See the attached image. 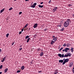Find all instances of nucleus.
I'll use <instances>...</instances> for the list:
<instances>
[{
    "instance_id": "nucleus-59",
    "label": "nucleus",
    "mask_w": 74,
    "mask_h": 74,
    "mask_svg": "<svg viewBox=\"0 0 74 74\" xmlns=\"http://www.w3.org/2000/svg\"><path fill=\"white\" fill-rule=\"evenodd\" d=\"M54 40L55 41H55H56V40Z\"/></svg>"
},
{
    "instance_id": "nucleus-63",
    "label": "nucleus",
    "mask_w": 74,
    "mask_h": 74,
    "mask_svg": "<svg viewBox=\"0 0 74 74\" xmlns=\"http://www.w3.org/2000/svg\"><path fill=\"white\" fill-rule=\"evenodd\" d=\"M73 70H74V67L73 68Z\"/></svg>"
},
{
    "instance_id": "nucleus-33",
    "label": "nucleus",
    "mask_w": 74,
    "mask_h": 74,
    "mask_svg": "<svg viewBox=\"0 0 74 74\" xmlns=\"http://www.w3.org/2000/svg\"><path fill=\"white\" fill-rule=\"evenodd\" d=\"M12 10V8L11 7L9 9V11H11V10Z\"/></svg>"
},
{
    "instance_id": "nucleus-20",
    "label": "nucleus",
    "mask_w": 74,
    "mask_h": 74,
    "mask_svg": "<svg viewBox=\"0 0 74 74\" xmlns=\"http://www.w3.org/2000/svg\"><path fill=\"white\" fill-rule=\"evenodd\" d=\"M58 55L59 57L62 58V54H61L59 53L58 54Z\"/></svg>"
},
{
    "instance_id": "nucleus-30",
    "label": "nucleus",
    "mask_w": 74,
    "mask_h": 74,
    "mask_svg": "<svg viewBox=\"0 0 74 74\" xmlns=\"http://www.w3.org/2000/svg\"><path fill=\"white\" fill-rule=\"evenodd\" d=\"M9 36V34L8 33L6 35V37L7 38H8V36Z\"/></svg>"
},
{
    "instance_id": "nucleus-37",
    "label": "nucleus",
    "mask_w": 74,
    "mask_h": 74,
    "mask_svg": "<svg viewBox=\"0 0 74 74\" xmlns=\"http://www.w3.org/2000/svg\"><path fill=\"white\" fill-rule=\"evenodd\" d=\"M48 29H44V31L45 32H46V31H47H47H48Z\"/></svg>"
},
{
    "instance_id": "nucleus-15",
    "label": "nucleus",
    "mask_w": 74,
    "mask_h": 74,
    "mask_svg": "<svg viewBox=\"0 0 74 74\" xmlns=\"http://www.w3.org/2000/svg\"><path fill=\"white\" fill-rule=\"evenodd\" d=\"M4 10H5V8H3V9H2L1 10V12H0L1 13H2V12H3L4 11Z\"/></svg>"
},
{
    "instance_id": "nucleus-46",
    "label": "nucleus",
    "mask_w": 74,
    "mask_h": 74,
    "mask_svg": "<svg viewBox=\"0 0 74 74\" xmlns=\"http://www.w3.org/2000/svg\"><path fill=\"white\" fill-rule=\"evenodd\" d=\"M68 6H72V5L71 4H69L68 5Z\"/></svg>"
},
{
    "instance_id": "nucleus-34",
    "label": "nucleus",
    "mask_w": 74,
    "mask_h": 74,
    "mask_svg": "<svg viewBox=\"0 0 74 74\" xmlns=\"http://www.w3.org/2000/svg\"><path fill=\"white\" fill-rule=\"evenodd\" d=\"M3 67V65H1L0 66V69H2Z\"/></svg>"
},
{
    "instance_id": "nucleus-10",
    "label": "nucleus",
    "mask_w": 74,
    "mask_h": 74,
    "mask_svg": "<svg viewBox=\"0 0 74 74\" xmlns=\"http://www.w3.org/2000/svg\"><path fill=\"white\" fill-rule=\"evenodd\" d=\"M8 68H6L4 70V72L5 73H7L8 71Z\"/></svg>"
},
{
    "instance_id": "nucleus-45",
    "label": "nucleus",
    "mask_w": 74,
    "mask_h": 74,
    "mask_svg": "<svg viewBox=\"0 0 74 74\" xmlns=\"http://www.w3.org/2000/svg\"><path fill=\"white\" fill-rule=\"evenodd\" d=\"M58 26H59V27H61V25L59 24Z\"/></svg>"
},
{
    "instance_id": "nucleus-51",
    "label": "nucleus",
    "mask_w": 74,
    "mask_h": 74,
    "mask_svg": "<svg viewBox=\"0 0 74 74\" xmlns=\"http://www.w3.org/2000/svg\"><path fill=\"white\" fill-rule=\"evenodd\" d=\"M22 45H21L19 47L20 48H22Z\"/></svg>"
},
{
    "instance_id": "nucleus-9",
    "label": "nucleus",
    "mask_w": 74,
    "mask_h": 74,
    "mask_svg": "<svg viewBox=\"0 0 74 74\" xmlns=\"http://www.w3.org/2000/svg\"><path fill=\"white\" fill-rule=\"evenodd\" d=\"M58 73V70L56 69V71H54V74H56Z\"/></svg>"
},
{
    "instance_id": "nucleus-2",
    "label": "nucleus",
    "mask_w": 74,
    "mask_h": 74,
    "mask_svg": "<svg viewBox=\"0 0 74 74\" xmlns=\"http://www.w3.org/2000/svg\"><path fill=\"white\" fill-rule=\"evenodd\" d=\"M68 50H70V49L68 48H65L64 49H63L62 50V51L64 52V51H65V52H68Z\"/></svg>"
},
{
    "instance_id": "nucleus-16",
    "label": "nucleus",
    "mask_w": 74,
    "mask_h": 74,
    "mask_svg": "<svg viewBox=\"0 0 74 74\" xmlns=\"http://www.w3.org/2000/svg\"><path fill=\"white\" fill-rule=\"evenodd\" d=\"M59 62L60 63H63V60H59Z\"/></svg>"
},
{
    "instance_id": "nucleus-1",
    "label": "nucleus",
    "mask_w": 74,
    "mask_h": 74,
    "mask_svg": "<svg viewBox=\"0 0 74 74\" xmlns=\"http://www.w3.org/2000/svg\"><path fill=\"white\" fill-rule=\"evenodd\" d=\"M69 25H70V22L68 21H66L64 23V27H67Z\"/></svg>"
},
{
    "instance_id": "nucleus-3",
    "label": "nucleus",
    "mask_w": 74,
    "mask_h": 74,
    "mask_svg": "<svg viewBox=\"0 0 74 74\" xmlns=\"http://www.w3.org/2000/svg\"><path fill=\"white\" fill-rule=\"evenodd\" d=\"M58 7H55L53 10V12H55V11H56V10H58Z\"/></svg>"
},
{
    "instance_id": "nucleus-18",
    "label": "nucleus",
    "mask_w": 74,
    "mask_h": 74,
    "mask_svg": "<svg viewBox=\"0 0 74 74\" xmlns=\"http://www.w3.org/2000/svg\"><path fill=\"white\" fill-rule=\"evenodd\" d=\"M68 56H69V57L71 56V53H68Z\"/></svg>"
},
{
    "instance_id": "nucleus-38",
    "label": "nucleus",
    "mask_w": 74,
    "mask_h": 74,
    "mask_svg": "<svg viewBox=\"0 0 74 74\" xmlns=\"http://www.w3.org/2000/svg\"><path fill=\"white\" fill-rule=\"evenodd\" d=\"M21 72V70H18L17 71V73H20Z\"/></svg>"
},
{
    "instance_id": "nucleus-31",
    "label": "nucleus",
    "mask_w": 74,
    "mask_h": 74,
    "mask_svg": "<svg viewBox=\"0 0 74 74\" xmlns=\"http://www.w3.org/2000/svg\"><path fill=\"white\" fill-rule=\"evenodd\" d=\"M64 54H62V55H61V58H64Z\"/></svg>"
},
{
    "instance_id": "nucleus-58",
    "label": "nucleus",
    "mask_w": 74,
    "mask_h": 74,
    "mask_svg": "<svg viewBox=\"0 0 74 74\" xmlns=\"http://www.w3.org/2000/svg\"><path fill=\"white\" fill-rule=\"evenodd\" d=\"M23 29V30H25V28H23V29Z\"/></svg>"
},
{
    "instance_id": "nucleus-26",
    "label": "nucleus",
    "mask_w": 74,
    "mask_h": 74,
    "mask_svg": "<svg viewBox=\"0 0 74 74\" xmlns=\"http://www.w3.org/2000/svg\"><path fill=\"white\" fill-rule=\"evenodd\" d=\"M34 38H37V35L36 34H35L34 36Z\"/></svg>"
},
{
    "instance_id": "nucleus-62",
    "label": "nucleus",
    "mask_w": 74,
    "mask_h": 74,
    "mask_svg": "<svg viewBox=\"0 0 74 74\" xmlns=\"http://www.w3.org/2000/svg\"><path fill=\"white\" fill-rule=\"evenodd\" d=\"M64 59H65V58H64V59H63V60H64Z\"/></svg>"
},
{
    "instance_id": "nucleus-36",
    "label": "nucleus",
    "mask_w": 74,
    "mask_h": 74,
    "mask_svg": "<svg viewBox=\"0 0 74 74\" xmlns=\"http://www.w3.org/2000/svg\"><path fill=\"white\" fill-rule=\"evenodd\" d=\"M66 45H67V44H66L65 43H64V45H63V46L64 47H65L66 46Z\"/></svg>"
},
{
    "instance_id": "nucleus-11",
    "label": "nucleus",
    "mask_w": 74,
    "mask_h": 74,
    "mask_svg": "<svg viewBox=\"0 0 74 74\" xmlns=\"http://www.w3.org/2000/svg\"><path fill=\"white\" fill-rule=\"evenodd\" d=\"M43 55H44V52H41L40 54V56H43Z\"/></svg>"
},
{
    "instance_id": "nucleus-27",
    "label": "nucleus",
    "mask_w": 74,
    "mask_h": 74,
    "mask_svg": "<svg viewBox=\"0 0 74 74\" xmlns=\"http://www.w3.org/2000/svg\"><path fill=\"white\" fill-rule=\"evenodd\" d=\"M63 49V47H61L60 49V50H59V51H62V49Z\"/></svg>"
},
{
    "instance_id": "nucleus-12",
    "label": "nucleus",
    "mask_w": 74,
    "mask_h": 74,
    "mask_svg": "<svg viewBox=\"0 0 74 74\" xmlns=\"http://www.w3.org/2000/svg\"><path fill=\"white\" fill-rule=\"evenodd\" d=\"M24 69H25V66H22L21 67V69L22 70H23Z\"/></svg>"
},
{
    "instance_id": "nucleus-50",
    "label": "nucleus",
    "mask_w": 74,
    "mask_h": 74,
    "mask_svg": "<svg viewBox=\"0 0 74 74\" xmlns=\"http://www.w3.org/2000/svg\"><path fill=\"white\" fill-rule=\"evenodd\" d=\"M1 51H2V50L1 49H0V52H1Z\"/></svg>"
},
{
    "instance_id": "nucleus-64",
    "label": "nucleus",
    "mask_w": 74,
    "mask_h": 74,
    "mask_svg": "<svg viewBox=\"0 0 74 74\" xmlns=\"http://www.w3.org/2000/svg\"><path fill=\"white\" fill-rule=\"evenodd\" d=\"M25 29H26V28H25Z\"/></svg>"
},
{
    "instance_id": "nucleus-54",
    "label": "nucleus",
    "mask_w": 74,
    "mask_h": 74,
    "mask_svg": "<svg viewBox=\"0 0 74 74\" xmlns=\"http://www.w3.org/2000/svg\"><path fill=\"white\" fill-rule=\"evenodd\" d=\"M30 28H29L28 30H29V31H30Z\"/></svg>"
},
{
    "instance_id": "nucleus-6",
    "label": "nucleus",
    "mask_w": 74,
    "mask_h": 74,
    "mask_svg": "<svg viewBox=\"0 0 74 74\" xmlns=\"http://www.w3.org/2000/svg\"><path fill=\"white\" fill-rule=\"evenodd\" d=\"M64 61L66 62L67 63V62H68L69 61V58H67L65 59Z\"/></svg>"
},
{
    "instance_id": "nucleus-25",
    "label": "nucleus",
    "mask_w": 74,
    "mask_h": 74,
    "mask_svg": "<svg viewBox=\"0 0 74 74\" xmlns=\"http://www.w3.org/2000/svg\"><path fill=\"white\" fill-rule=\"evenodd\" d=\"M28 38H29V36H26L25 37V39H27Z\"/></svg>"
},
{
    "instance_id": "nucleus-23",
    "label": "nucleus",
    "mask_w": 74,
    "mask_h": 74,
    "mask_svg": "<svg viewBox=\"0 0 74 74\" xmlns=\"http://www.w3.org/2000/svg\"><path fill=\"white\" fill-rule=\"evenodd\" d=\"M30 40V38H29L27 39V42H29V40Z\"/></svg>"
},
{
    "instance_id": "nucleus-17",
    "label": "nucleus",
    "mask_w": 74,
    "mask_h": 74,
    "mask_svg": "<svg viewBox=\"0 0 74 74\" xmlns=\"http://www.w3.org/2000/svg\"><path fill=\"white\" fill-rule=\"evenodd\" d=\"M35 7H36V6L34 5H32L31 6V8H35Z\"/></svg>"
},
{
    "instance_id": "nucleus-14",
    "label": "nucleus",
    "mask_w": 74,
    "mask_h": 74,
    "mask_svg": "<svg viewBox=\"0 0 74 74\" xmlns=\"http://www.w3.org/2000/svg\"><path fill=\"white\" fill-rule=\"evenodd\" d=\"M60 30L61 31V32H63L64 30V28L62 27V29Z\"/></svg>"
},
{
    "instance_id": "nucleus-39",
    "label": "nucleus",
    "mask_w": 74,
    "mask_h": 74,
    "mask_svg": "<svg viewBox=\"0 0 74 74\" xmlns=\"http://www.w3.org/2000/svg\"><path fill=\"white\" fill-rule=\"evenodd\" d=\"M33 5H34V6H36V5H37V3H34Z\"/></svg>"
},
{
    "instance_id": "nucleus-53",
    "label": "nucleus",
    "mask_w": 74,
    "mask_h": 74,
    "mask_svg": "<svg viewBox=\"0 0 74 74\" xmlns=\"http://www.w3.org/2000/svg\"><path fill=\"white\" fill-rule=\"evenodd\" d=\"M23 29H22L21 30V32H23Z\"/></svg>"
},
{
    "instance_id": "nucleus-40",
    "label": "nucleus",
    "mask_w": 74,
    "mask_h": 74,
    "mask_svg": "<svg viewBox=\"0 0 74 74\" xmlns=\"http://www.w3.org/2000/svg\"><path fill=\"white\" fill-rule=\"evenodd\" d=\"M22 49V48H19V51H21Z\"/></svg>"
},
{
    "instance_id": "nucleus-48",
    "label": "nucleus",
    "mask_w": 74,
    "mask_h": 74,
    "mask_svg": "<svg viewBox=\"0 0 74 74\" xmlns=\"http://www.w3.org/2000/svg\"><path fill=\"white\" fill-rule=\"evenodd\" d=\"M43 4V2H42L40 3V4Z\"/></svg>"
},
{
    "instance_id": "nucleus-41",
    "label": "nucleus",
    "mask_w": 74,
    "mask_h": 74,
    "mask_svg": "<svg viewBox=\"0 0 74 74\" xmlns=\"http://www.w3.org/2000/svg\"><path fill=\"white\" fill-rule=\"evenodd\" d=\"M22 12H19V15H21V14H22Z\"/></svg>"
},
{
    "instance_id": "nucleus-22",
    "label": "nucleus",
    "mask_w": 74,
    "mask_h": 74,
    "mask_svg": "<svg viewBox=\"0 0 74 74\" xmlns=\"http://www.w3.org/2000/svg\"><path fill=\"white\" fill-rule=\"evenodd\" d=\"M66 45L67 47H70V44H67Z\"/></svg>"
},
{
    "instance_id": "nucleus-47",
    "label": "nucleus",
    "mask_w": 74,
    "mask_h": 74,
    "mask_svg": "<svg viewBox=\"0 0 74 74\" xmlns=\"http://www.w3.org/2000/svg\"><path fill=\"white\" fill-rule=\"evenodd\" d=\"M28 29V28H26V29H25V30H27Z\"/></svg>"
},
{
    "instance_id": "nucleus-56",
    "label": "nucleus",
    "mask_w": 74,
    "mask_h": 74,
    "mask_svg": "<svg viewBox=\"0 0 74 74\" xmlns=\"http://www.w3.org/2000/svg\"><path fill=\"white\" fill-rule=\"evenodd\" d=\"M29 0H25V1H29Z\"/></svg>"
},
{
    "instance_id": "nucleus-32",
    "label": "nucleus",
    "mask_w": 74,
    "mask_h": 74,
    "mask_svg": "<svg viewBox=\"0 0 74 74\" xmlns=\"http://www.w3.org/2000/svg\"><path fill=\"white\" fill-rule=\"evenodd\" d=\"M38 49V51H41V49H40V48H38V49Z\"/></svg>"
},
{
    "instance_id": "nucleus-57",
    "label": "nucleus",
    "mask_w": 74,
    "mask_h": 74,
    "mask_svg": "<svg viewBox=\"0 0 74 74\" xmlns=\"http://www.w3.org/2000/svg\"><path fill=\"white\" fill-rule=\"evenodd\" d=\"M73 17H74V14H73Z\"/></svg>"
},
{
    "instance_id": "nucleus-61",
    "label": "nucleus",
    "mask_w": 74,
    "mask_h": 74,
    "mask_svg": "<svg viewBox=\"0 0 74 74\" xmlns=\"http://www.w3.org/2000/svg\"><path fill=\"white\" fill-rule=\"evenodd\" d=\"M58 49H60V47L58 48Z\"/></svg>"
},
{
    "instance_id": "nucleus-28",
    "label": "nucleus",
    "mask_w": 74,
    "mask_h": 74,
    "mask_svg": "<svg viewBox=\"0 0 74 74\" xmlns=\"http://www.w3.org/2000/svg\"><path fill=\"white\" fill-rule=\"evenodd\" d=\"M66 57H68V54H67V55L65 54V55L64 56V58H66Z\"/></svg>"
},
{
    "instance_id": "nucleus-43",
    "label": "nucleus",
    "mask_w": 74,
    "mask_h": 74,
    "mask_svg": "<svg viewBox=\"0 0 74 74\" xmlns=\"http://www.w3.org/2000/svg\"><path fill=\"white\" fill-rule=\"evenodd\" d=\"M14 43H15V42H13V43H12V45H14Z\"/></svg>"
},
{
    "instance_id": "nucleus-49",
    "label": "nucleus",
    "mask_w": 74,
    "mask_h": 74,
    "mask_svg": "<svg viewBox=\"0 0 74 74\" xmlns=\"http://www.w3.org/2000/svg\"><path fill=\"white\" fill-rule=\"evenodd\" d=\"M55 36H53V38H55Z\"/></svg>"
},
{
    "instance_id": "nucleus-21",
    "label": "nucleus",
    "mask_w": 74,
    "mask_h": 74,
    "mask_svg": "<svg viewBox=\"0 0 74 74\" xmlns=\"http://www.w3.org/2000/svg\"><path fill=\"white\" fill-rule=\"evenodd\" d=\"M58 39V38L56 37H55L54 38H53V40H56V41H57V39Z\"/></svg>"
},
{
    "instance_id": "nucleus-35",
    "label": "nucleus",
    "mask_w": 74,
    "mask_h": 74,
    "mask_svg": "<svg viewBox=\"0 0 74 74\" xmlns=\"http://www.w3.org/2000/svg\"><path fill=\"white\" fill-rule=\"evenodd\" d=\"M66 63V62L64 60V62H63V63L62 64L64 65V64H65V63Z\"/></svg>"
},
{
    "instance_id": "nucleus-24",
    "label": "nucleus",
    "mask_w": 74,
    "mask_h": 74,
    "mask_svg": "<svg viewBox=\"0 0 74 74\" xmlns=\"http://www.w3.org/2000/svg\"><path fill=\"white\" fill-rule=\"evenodd\" d=\"M28 24H27L25 26V27H24V28H25V27H27V26H28Z\"/></svg>"
},
{
    "instance_id": "nucleus-13",
    "label": "nucleus",
    "mask_w": 74,
    "mask_h": 74,
    "mask_svg": "<svg viewBox=\"0 0 74 74\" xmlns=\"http://www.w3.org/2000/svg\"><path fill=\"white\" fill-rule=\"evenodd\" d=\"M38 6L39 7H40V8H43V7H44V6H43V5H39Z\"/></svg>"
},
{
    "instance_id": "nucleus-8",
    "label": "nucleus",
    "mask_w": 74,
    "mask_h": 74,
    "mask_svg": "<svg viewBox=\"0 0 74 74\" xmlns=\"http://www.w3.org/2000/svg\"><path fill=\"white\" fill-rule=\"evenodd\" d=\"M69 66H70V67H72V66H73V63H70L69 64Z\"/></svg>"
},
{
    "instance_id": "nucleus-55",
    "label": "nucleus",
    "mask_w": 74,
    "mask_h": 74,
    "mask_svg": "<svg viewBox=\"0 0 74 74\" xmlns=\"http://www.w3.org/2000/svg\"><path fill=\"white\" fill-rule=\"evenodd\" d=\"M2 74V72H0V74Z\"/></svg>"
},
{
    "instance_id": "nucleus-42",
    "label": "nucleus",
    "mask_w": 74,
    "mask_h": 74,
    "mask_svg": "<svg viewBox=\"0 0 74 74\" xmlns=\"http://www.w3.org/2000/svg\"><path fill=\"white\" fill-rule=\"evenodd\" d=\"M22 34V32L20 31L19 32V34Z\"/></svg>"
},
{
    "instance_id": "nucleus-60",
    "label": "nucleus",
    "mask_w": 74,
    "mask_h": 74,
    "mask_svg": "<svg viewBox=\"0 0 74 74\" xmlns=\"http://www.w3.org/2000/svg\"><path fill=\"white\" fill-rule=\"evenodd\" d=\"M73 72H74V70H73Z\"/></svg>"
},
{
    "instance_id": "nucleus-52",
    "label": "nucleus",
    "mask_w": 74,
    "mask_h": 74,
    "mask_svg": "<svg viewBox=\"0 0 74 74\" xmlns=\"http://www.w3.org/2000/svg\"><path fill=\"white\" fill-rule=\"evenodd\" d=\"M38 72V73H41V72H42V71H39Z\"/></svg>"
},
{
    "instance_id": "nucleus-7",
    "label": "nucleus",
    "mask_w": 74,
    "mask_h": 74,
    "mask_svg": "<svg viewBox=\"0 0 74 74\" xmlns=\"http://www.w3.org/2000/svg\"><path fill=\"white\" fill-rule=\"evenodd\" d=\"M54 43H55V41H53V40H51V43H50V44L51 45H53V44H54Z\"/></svg>"
},
{
    "instance_id": "nucleus-29",
    "label": "nucleus",
    "mask_w": 74,
    "mask_h": 74,
    "mask_svg": "<svg viewBox=\"0 0 74 74\" xmlns=\"http://www.w3.org/2000/svg\"><path fill=\"white\" fill-rule=\"evenodd\" d=\"M66 21H68V22H71V20H70V19L67 20Z\"/></svg>"
},
{
    "instance_id": "nucleus-44",
    "label": "nucleus",
    "mask_w": 74,
    "mask_h": 74,
    "mask_svg": "<svg viewBox=\"0 0 74 74\" xmlns=\"http://www.w3.org/2000/svg\"><path fill=\"white\" fill-rule=\"evenodd\" d=\"M51 0H50V1H49L48 3H49V4H50L51 3Z\"/></svg>"
},
{
    "instance_id": "nucleus-4",
    "label": "nucleus",
    "mask_w": 74,
    "mask_h": 74,
    "mask_svg": "<svg viewBox=\"0 0 74 74\" xmlns=\"http://www.w3.org/2000/svg\"><path fill=\"white\" fill-rule=\"evenodd\" d=\"M38 26V24L37 23H36L34 25V28H36Z\"/></svg>"
},
{
    "instance_id": "nucleus-5",
    "label": "nucleus",
    "mask_w": 74,
    "mask_h": 74,
    "mask_svg": "<svg viewBox=\"0 0 74 74\" xmlns=\"http://www.w3.org/2000/svg\"><path fill=\"white\" fill-rule=\"evenodd\" d=\"M6 56H5L3 59V60H1V62H4L5 60L6 59Z\"/></svg>"
},
{
    "instance_id": "nucleus-19",
    "label": "nucleus",
    "mask_w": 74,
    "mask_h": 74,
    "mask_svg": "<svg viewBox=\"0 0 74 74\" xmlns=\"http://www.w3.org/2000/svg\"><path fill=\"white\" fill-rule=\"evenodd\" d=\"M71 50L72 52H73V51H74V48H73V47H72L71 49Z\"/></svg>"
}]
</instances>
